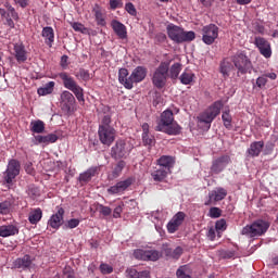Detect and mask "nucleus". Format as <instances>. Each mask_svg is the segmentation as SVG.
<instances>
[{"label":"nucleus","instance_id":"44","mask_svg":"<svg viewBox=\"0 0 278 278\" xmlns=\"http://www.w3.org/2000/svg\"><path fill=\"white\" fill-rule=\"evenodd\" d=\"M71 26L76 33H81V34L88 33V28L84 26V24L81 23H71Z\"/></svg>","mask_w":278,"mask_h":278},{"label":"nucleus","instance_id":"28","mask_svg":"<svg viewBox=\"0 0 278 278\" xmlns=\"http://www.w3.org/2000/svg\"><path fill=\"white\" fill-rule=\"evenodd\" d=\"M129 72L126 67H121L118 70V81L128 90L132 89L131 85V76H129Z\"/></svg>","mask_w":278,"mask_h":278},{"label":"nucleus","instance_id":"58","mask_svg":"<svg viewBox=\"0 0 278 278\" xmlns=\"http://www.w3.org/2000/svg\"><path fill=\"white\" fill-rule=\"evenodd\" d=\"M4 24H5V26H9L10 29H14L15 23H14V20L10 16V13L7 14Z\"/></svg>","mask_w":278,"mask_h":278},{"label":"nucleus","instance_id":"51","mask_svg":"<svg viewBox=\"0 0 278 278\" xmlns=\"http://www.w3.org/2000/svg\"><path fill=\"white\" fill-rule=\"evenodd\" d=\"M125 10H126L131 16H137V8L135 7L134 3H131V2L126 3Z\"/></svg>","mask_w":278,"mask_h":278},{"label":"nucleus","instance_id":"38","mask_svg":"<svg viewBox=\"0 0 278 278\" xmlns=\"http://www.w3.org/2000/svg\"><path fill=\"white\" fill-rule=\"evenodd\" d=\"M180 83L184 84L185 86H189L190 84H192L193 79H194V74L193 73H187L184 72L181 74V76L179 77Z\"/></svg>","mask_w":278,"mask_h":278},{"label":"nucleus","instance_id":"29","mask_svg":"<svg viewBox=\"0 0 278 278\" xmlns=\"http://www.w3.org/2000/svg\"><path fill=\"white\" fill-rule=\"evenodd\" d=\"M41 36L45 39L46 46H48L51 49L55 40V34H54L53 27H49V26L43 27Z\"/></svg>","mask_w":278,"mask_h":278},{"label":"nucleus","instance_id":"56","mask_svg":"<svg viewBox=\"0 0 278 278\" xmlns=\"http://www.w3.org/2000/svg\"><path fill=\"white\" fill-rule=\"evenodd\" d=\"M10 15H11V18L13 21H18L20 20V15H18L17 11L15 10V8L12 7V4H11V7H9V16Z\"/></svg>","mask_w":278,"mask_h":278},{"label":"nucleus","instance_id":"37","mask_svg":"<svg viewBox=\"0 0 278 278\" xmlns=\"http://www.w3.org/2000/svg\"><path fill=\"white\" fill-rule=\"evenodd\" d=\"M222 119H223L224 126L227 129H231V127H232V116H231L229 110L223 112Z\"/></svg>","mask_w":278,"mask_h":278},{"label":"nucleus","instance_id":"20","mask_svg":"<svg viewBox=\"0 0 278 278\" xmlns=\"http://www.w3.org/2000/svg\"><path fill=\"white\" fill-rule=\"evenodd\" d=\"M265 147L264 140L252 141L251 146L245 151V155L250 159H256L261 155Z\"/></svg>","mask_w":278,"mask_h":278},{"label":"nucleus","instance_id":"35","mask_svg":"<svg viewBox=\"0 0 278 278\" xmlns=\"http://www.w3.org/2000/svg\"><path fill=\"white\" fill-rule=\"evenodd\" d=\"M182 64L181 63H174L169 67V77L172 79H177L179 77V74L181 73Z\"/></svg>","mask_w":278,"mask_h":278},{"label":"nucleus","instance_id":"9","mask_svg":"<svg viewBox=\"0 0 278 278\" xmlns=\"http://www.w3.org/2000/svg\"><path fill=\"white\" fill-rule=\"evenodd\" d=\"M232 63L238 70V74H247L251 70L252 63L247 54L239 52L232 56Z\"/></svg>","mask_w":278,"mask_h":278},{"label":"nucleus","instance_id":"62","mask_svg":"<svg viewBox=\"0 0 278 278\" xmlns=\"http://www.w3.org/2000/svg\"><path fill=\"white\" fill-rule=\"evenodd\" d=\"M123 212V208L121 205L116 206L113 212L114 218H121V213Z\"/></svg>","mask_w":278,"mask_h":278},{"label":"nucleus","instance_id":"27","mask_svg":"<svg viewBox=\"0 0 278 278\" xmlns=\"http://www.w3.org/2000/svg\"><path fill=\"white\" fill-rule=\"evenodd\" d=\"M33 260L29 254H25L23 258H16L13 262L14 268L22 269L23 271H26V269L31 268Z\"/></svg>","mask_w":278,"mask_h":278},{"label":"nucleus","instance_id":"46","mask_svg":"<svg viewBox=\"0 0 278 278\" xmlns=\"http://www.w3.org/2000/svg\"><path fill=\"white\" fill-rule=\"evenodd\" d=\"M167 40V35L164 33H157L154 35V43H156V46H160L161 43L166 42Z\"/></svg>","mask_w":278,"mask_h":278},{"label":"nucleus","instance_id":"64","mask_svg":"<svg viewBox=\"0 0 278 278\" xmlns=\"http://www.w3.org/2000/svg\"><path fill=\"white\" fill-rule=\"evenodd\" d=\"M111 123H112V117L106 115L103 117L101 126H110Z\"/></svg>","mask_w":278,"mask_h":278},{"label":"nucleus","instance_id":"63","mask_svg":"<svg viewBox=\"0 0 278 278\" xmlns=\"http://www.w3.org/2000/svg\"><path fill=\"white\" fill-rule=\"evenodd\" d=\"M138 278H150V270L138 271Z\"/></svg>","mask_w":278,"mask_h":278},{"label":"nucleus","instance_id":"22","mask_svg":"<svg viewBox=\"0 0 278 278\" xmlns=\"http://www.w3.org/2000/svg\"><path fill=\"white\" fill-rule=\"evenodd\" d=\"M13 54L17 63H25L28 59V53L24 43H15L13 46Z\"/></svg>","mask_w":278,"mask_h":278},{"label":"nucleus","instance_id":"55","mask_svg":"<svg viewBox=\"0 0 278 278\" xmlns=\"http://www.w3.org/2000/svg\"><path fill=\"white\" fill-rule=\"evenodd\" d=\"M99 212H100L103 216H110L111 213H112L110 206H104V204H99Z\"/></svg>","mask_w":278,"mask_h":278},{"label":"nucleus","instance_id":"6","mask_svg":"<svg viewBox=\"0 0 278 278\" xmlns=\"http://www.w3.org/2000/svg\"><path fill=\"white\" fill-rule=\"evenodd\" d=\"M169 63H161L154 71L152 76V84L156 89H163L166 86L168 79Z\"/></svg>","mask_w":278,"mask_h":278},{"label":"nucleus","instance_id":"26","mask_svg":"<svg viewBox=\"0 0 278 278\" xmlns=\"http://www.w3.org/2000/svg\"><path fill=\"white\" fill-rule=\"evenodd\" d=\"M100 173V169L98 166H91L84 173L79 174L78 181L88 184L92 181V177L98 176Z\"/></svg>","mask_w":278,"mask_h":278},{"label":"nucleus","instance_id":"31","mask_svg":"<svg viewBox=\"0 0 278 278\" xmlns=\"http://www.w3.org/2000/svg\"><path fill=\"white\" fill-rule=\"evenodd\" d=\"M42 219V210L35 208L29 212L28 222L30 225H38V223Z\"/></svg>","mask_w":278,"mask_h":278},{"label":"nucleus","instance_id":"18","mask_svg":"<svg viewBox=\"0 0 278 278\" xmlns=\"http://www.w3.org/2000/svg\"><path fill=\"white\" fill-rule=\"evenodd\" d=\"M65 210L62 207H58L56 213L52 214L50 219L48 220V226L52 227V229H60L64 223Z\"/></svg>","mask_w":278,"mask_h":278},{"label":"nucleus","instance_id":"4","mask_svg":"<svg viewBox=\"0 0 278 278\" xmlns=\"http://www.w3.org/2000/svg\"><path fill=\"white\" fill-rule=\"evenodd\" d=\"M222 109H224L223 101H214V103L210 104L206 110L202 111V113L198 115L199 123L205 124L206 129H210L213 121H215L217 116H219V114L222 113Z\"/></svg>","mask_w":278,"mask_h":278},{"label":"nucleus","instance_id":"12","mask_svg":"<svg viewBox=\"0 0 278 278\" xmlns=\"http://www.w3.org/2000/svg\"><path fill=\"white\" fill-rule=\"evenodd\" d=\"M219 36V27L208 24L202 28V40L206 46H212Z\"/></svg>","mask_w":278,"mask_h":278},{"label":"nucleus","instance_id":"36","mask_svg":"<svg viewBox=\"0 0 278 278\" xmlns=\"http://www.w3.org/2000/svg\"><path fill=\"white\" fill-rule=\"evenodd\" d=\"M12 200H4V202H0V215H9L12 210Z\"/></svg>","mask_w":278,"mask_h":278},{"label":"nucleus","instance_id":"1","mask_svg":"<svg viewBox=\"0 0 278 278\" xmlns=\"http://www.w3.org/2000/svg\"><path fill=\"white\" fill-rule=\"evenodd\" d=\"M56 77H60L64 88L67 89L62 91L60 97L61 103L65 112L67 113L72 112V110L74 109V105H76V99L78 102L86 103L85 90L74 79V77L71 76V74L63 71L62 73L56 74Z\"/></svg>","mask_w":278,"mask_h":278},{"label":"nucleus","instance_id":"54","mask_svg":"<svg viewBox=\"0 0 278 278\" xmlns=\"http://www.w3.org/2000/svg\"><path fill=\"white\" fill-rule=\"evenodd\" d=\"M226 227H227L226 219H219L215 224V228H216L217 231H225Z\"/></svg>","mask_w":278,"mask_h":278},{"label":"nucleus","instance_id":"13","mask_svg":"<svg viewBox=\"0 0 278 278\" xmlns=\"http://www.w3.org/2000/svg\"><path fill=\"white\" fill-rule=\"evenodd\" d=\"M231 163V157L229 154H222V156L216 157L213 160L211 170L215 175H219L228 165Z\"/></svg>","mask_w":278,"mask_h":278},{"label":"nucleus","instance_id":"23","mask_svg":"<svg viewBox=\"0 0 278 278\" xmlns=\"http://www.w3.org/2000/svg\"><path fill=\"white\" fill-rule=\"evenodd\" d=\"M18 233L20 229L15 224H3L0 226V238H12Z\"/></svg>","mask_w":278,"mask_h":278},{"label":"nucleus","instance_id":"39","mask_svg":"<svg viewBox=\"0 0 278 278\" xmlns=\"http://www.w3.org/2000/svg\"><path fill=\"white\" fill-rule=\"evenodd\" d=\"M232 70V64L229 61H223L220 63V73L224 77H228L230 75V71Z\"/></svg>","mask_w":278,"mask_h":278},{"label":"nucleus","instance_id":"19","mask_svg":"<svg viewBox=\"0 0 278 278\" xmlns=\"http://www.w3.org/2000/svg\"><path fill=\"white\" fill-rule=\"evenodd\" d=\"M148 76V70L146 66H137L130 74L131 89H134V84L142 83Z\"/></svg>","mask_w":278,"mask_h":278},{"label":"nucleus","instance_id":"25","mask_svg":"<svg viewBox=\"0 0 278 278\" xmlns=\"http://www.w3.org/2000/svg\"><path fill=\"white\" fill-rule=\"evenodd\" d=\"M111 28L114 30L118 39L125 40L128 37L127 27L121 21L112 20Z\"/></svg>","mask_w":278,"mask_h":278},{"label":"nucleus","instance_id":"11","mask_svg":"<svg viewBox=\"0 0 278 278\" xmlns=\"http://www.w3.org/2000/svg\"><path fill=\"white\" fill-rule=\"evenodd\" d=\"M116 139V130L112 126H99V140L103 146H112Z\"/></svg>","mask_w":278,"mask_h":278},{"label":"nucleus","instance_id":"57","mask_svg":"<svg viewBox=\"0 0 278 278\" xmlns=\"http://www.w3.org/2000/svg\"><path fill=\"white\" fill-rule=\"evenodd\" d=\"M163 253L168 258H173V249H170V247H168V243H164L163 244Z\"/></svg>","mask_w":278,"mask_h":278},{"label":"nucleus","instance_id":"5","mask_svg":"<svg viewBox=\"0 0 278 278\" xmlns=\"http://www.w3.org/2000/svg\"><path fill=\"white\" fill-rule=\"evenodd\" d=\"M270 223H268V220L257 219L252 224L244 226L241 233L248 236V238H260L268 231Z\"/></svg>","mask_w":278,"mask_h":278},{"label":"nucleus","instance_id":"30","mask_svg":"<svg viewBox=\"0 0 278 278\" xmlns=\"http://www.w3.org/2000/svg\"><path fill=\"white\" fill-rule=\"evenodd\" d=\"M92 13L96 16L97 24H99V26H105L106 21H105V16L103 14V10L100 7V4H94V7L92 9Z\"/></svg>","mask_w":278,"mask_h":278},{"label":"nucleus","instance_id":"14","mask_svg":"<svg viewBox=\"0 0 278 278\" xmlns=\"http://www.w3.org/2000/svg\"><path fill=\"white\" fill-rule=\"evenodd\" d=\"M186 219V213L184 211H178L175 216L172 217L169 223H167V231L169 233H175L179 230L180 226Z\"/></svg>","mask_w":278,"mask_h":278},{"label":"nucleus","instance_id":"40","mask_svg":"<svg viewBox=\"0 0 278 278\" xmlns=\"http://www.w3.org/2000/svg\"><path fill=\"white\" fill-rule=\"evenodd\" d=\"M142 142H143V146L146 147H153L156 143V139L154 136H152V134L147 132L144 134V136H142Z\"/></svg>","mask_w":278,"mask_h":278},{"label":"nucleus","instance_id":"61","mask_svg":"<svg viewBox=\"0 0 278 278\" xmlns=\"http://www.w3.org/2000/svg\"><path fill=\"white\" fill-rule=\"evenodd\" d=\"M206 236H207V238L210 240H215V238H216V230L213 227H211V229H208V232L206 233Z\"/></svg>","mask_w":278,"mask_h":278},{"label":"nucleus","instance_id":"47","mask_svg":"<svg viewBox=\"0 0 278 278\" xmlns=\"http://www.w3.org/2000/svg\"><path fill=\"white\" fill-rule=\"evenodd\" d=\"M100 271L102 273V275H111V273L114 271V267L111 265H108L106 263H101Z\"/></svg>","mask_w":278,"mask_h":278},{"label":"nucleus","instance_id":"32","mask_svg":"<svg viewBox=\"0 0 278 278\" xmlns=\"http://www.w3.org/2000/svg\"><path fill=\"white\" fill-rule=\"evenodd\" d=\"M55 88V83L53 80H50V83L45 84L42 87H39L37 90L38 96H50L53 93V90Z\"/></svg>","mask_w":278,"mask_h":278},{"label":"nucleus","instance_id":"50","mask_svg":"<svg viewBox=\"0 0 278 278\" xmlns=\"http://www.w3.org/2000/svg\"><path fill=\"white\" fill-rule=\"evenodd\" d=\"M186 266H181V267H179L178 269H177V273H176V275H177V278H192L191 276H190V274H187L186 273Z\"/></svg>","mask_w":278,"mask_h":278},{"label":"nucleus","instance_id":"21","mask_svg":"<svg viewBox=\"0 0 278 278\" xmlns=\"http://www.w3.org/2000/svg\"><path fill=\"white\" fill-rule=\"evenodd\" d=\"M59 140L56 134H48V136H34L31 142L34 146H49V143H54Z\"/></svg>","mask_w":278,"mask_h":278},{"label":"nucleus","instance_id":"49","mask_svg":"<svg viewBox=\"0 0 278 278\" xmlns=\"http://www.w3.org/2000/svg\"><path fill=\"white\" fill-rule=\"evenodd\" d=\"M208 215L211 216V218H219L222 216V210L217 208V206H213L208 211Z\"/></svg>","mask_w":278,"mask_h":278},{"label":"nucleus","instance_id":"43","mask_svg":"<svg viewBox=\"0 0 278 278\" xmlns=\"http://www.w3.org/2000/svg\"><path fill=\"white\" fill-rule=\"evenodd\" d=\"M126 163L125 161L121 160L118 161V163L116 164V166L113 169V175L115 177H118L121 175V173L123 172V169L125 168Z\"/></svg>","mask_w":278,"mask_h":278},{"label":"nucleus","instance_id":"48","mask_svg":"<svg viewBox=\"0 0 278 278\" xmlns=\"http://www.w3.org/2000/svg\"><path fill=\"white\" fill-rule=\"evenodd\" d=\"M268 83L267 76L266 74H263V76L257 77L256 79V86L260 89H264V87L266 86V84Z\"/></svg>","mask_w":278,"mask_h":278},{"label":"nucleus","instance_id":"59","mask_svg":"<svg viewBox=\"0 0 278 278\" xmlns=\"http://www.w3.org/2000/svg\"><path fill=\"white\" fill-rule=\"evenodd\" d=\"M61 67L63 68V70H67V67H68V56H67V54H63V56H61Z\"/></svg>","mask_w":278,"mask_h":278},{"label":"nucleus","instance_id":"41","mask_svg":"<svg viewBox=\"0 0 278 278\" xmlns=\"http://www.w3.org/2000/svg\"><path fill=\"white\" fill-rule=\"evenodd\" d=\"M76 77H79L81 80H85V83H88V80L91 79L90 73L88 70L80 68L76 73Z\"/></svg>","mask_w":278,"mask_h":278},{"label":"nucleus","instance_id":"60","mask_svg":"<svg viewBox=\"0 0 278 278\" xmlns=\"http://www.w3.org/2000/svg\"><path fill=\"white\" fill-rule=\"evenodd\" d=\"M121 7V0H110L111 10H116V8Z\"/></svg>","mask_w":278,"mask_h":278},{"label":"nucleus","instance_id":"15","mask_svg":"<svg viewBox=\"0 0 278 278\" xmlns=\"http://www.w3.org/2000/svg\"><path fill=\"white\" fill-rule=\"evenodd\" d=\"M175 163H176V157L169 154H163L156 160V165L163 167V169L165 170L166 177L172 173V169L174 168Z\"/></svg>","mask_w":278,"mask_h":278},{"label":"nucleus","instance_id":"24","mask_svg":"<svg viewBox=\"0 0 278 278\" xmlns=\"http://www.w3.org/2000/svg\"><path fill=\"white\" fill-rule=\"evenodd\" d=\"M134 182V179L131 177H128L126 180H121L119 182L115 184V186L110 187L108 189V192L111 194H116V193H123L125 190L128 189V187L131 186Z\"/></svg>","mask_w":278,"mask_h":278},{"label":"nucleus","instance_id":"42","mask_svg":"<svg viewBox=\"0 0 278 278\" xmlns=\"http://www.w3.org/2000/svg\"><path fill=\"white\" fill-rule=\"evenodd\" d=\"M27 194L30 197V199H38V197H40V190L38 187L30 186L27 189Z\"/></svg>","mask_w":278,"mask_h":278},{"label":"nucleus","instance_id":"8","mask_svg":"<svg viewBox=\"0 0 278 278\" xmlns=\"http://www.w3.org/2000/svg\"><path fill=\"white\" fill-rule=\"evenodd\" d=\"M21 175V163L18 160H10L7 166V169L3 173V180L5 184L11 186L14 182V179Z\"/></svg>","mask_w":278,"mask_h":278},{"label":"nucleus","instance_id":"3","mask_svg":"<svg viewBox=\"0 0 278 278\" xmlns=\"http://www.w3.org/2000/svg\"><path fill=\"white\" fill-rule=\"evenodd\" d=\"M166 31L168 38L175 43L192 42L197 37L193 30L187 31L184 27L176 26V24L173 23L166 26Z\"/></svg>","mask_w":278,"mask_h":278},{"label":"nucleus","instance_id":"53","mask_svg":"<svg viewBox=\"0 0 278 278\" xmlns=\"http://www.w3.org/2000/svg\"><path fill=\"white\" fill-rule=\"evenodd\" d=\"M184 253V249L181 247H177L175 250H172V258L179 260Z\"/></svg>","mask_w":278,"mask_h":278},{"label":"nucleus","instance_id":"10","mask_svg":"<svg viewBox=\"0 0 278 278\" xmlns=\"http://www.w3.org/2000/svg\"><path fill=\"white\" fill-rule=\"evenodd\" d=\"M132 255L136 260H141L142 262H157V260L161 258L162 253L157 250L137 249Z\"/></svg>","mask_w":278,"mask_h":278},{"label":"nucleus","instance_id":"45","mask_svg":"<svg viewBox=\"0 0 278 278\" xmlns=\"http://www.w3.org/2000/svg\"><path fill=\"white\" fill-rule=\"evenodd\" d=\"M80 225V220L77 218H72L67 220V223L64 224V229H75V227H78Z\"/></svg>","mask_w":278,"mask_h":278},{"label":"nucleus","instance_id":"33","mask_svg":"<svg viewBox=\"0 0 278 278\" xmlns=\"http://www.w3.org/2000/svg\"><path fill=\"white\" fill-rule=\"evenodd\" d=\"M151 176L153 181L163 182L166 179V170H164V167L159 166L157 169L152 170Z\"/></svg>","mask_w":278,"mask_h":278},{"label":"nucleus","instance_id":"7","mask_svg":"<svg viewBox=\"0 0 278 278\" xmlns=\"http://www.w3.org/2000/svg\"><path fill=\"white\" fill-rule=\"evenodd\" d=\"M131 152V147L124 139L116 140V143L111 148V156L114 160L127 159Z\"/></svg>","mask_w":278,"mask_h":278},{"label":"nucleus","instance_id":"2","mask_svg":"<svg viewBox=\"0 0 278 278\" xmlns=\"http://www.w3.org/2000/svg\"><path fill=\"white\" fill-rule=\"evenodd\" d=\"M181 126L175 122V115L172 110H165L156 122L155 130L167 134L168 136H179Z\"/></svg>","mask_w":278,"mask_h":278},{"label":"nucleus","instance_id":"16","mask_svg":"<svg viewBox=\"0 0 278 278\" xmlns=\"http://www.w3.org/2000/svg\"><path fill=\"white\" fill-rule=\"evenodd\" d=\"M227 195V190L224 189V187H218L208 193V200L204 203V205H215V203L222 202V200L226 199Z\"/></svg>","mask_w":278,"mask_h":278},{"label":"nucleus","instance_id":"34","mask_svg":"<svg viewBox=\"0 0 278 278\" xmlns=\"http://www.w3.org/2000/svg\"><path fill=\"white\" fill-rule=\"evenodd\" d=\"M45 129H46V124L43 123V121L41 119L31 121L30 123L31 132L38 134V136H40V134L45 132Z\"/></svg>","mask_w":278,"mask_h":278},{"label":"nucleus","instance_id":"17","mask_svg":"<svg viewBox=\"0 0 278 278\" xmlns=\"http://www.w3.org/2000/svg\"><path fill=\"white\" fill-rule=\"evenodd\" d=\"M255 46L264 58H270L273 55L270 43L266 38L255 37Z\"/></svg>","mask_w":278,"mask_h":278},{"label":"nucleus","instance_id":"52","mask_svg":"<svg viewBox=\"0 0 278 278\" xmlns=\"http://www.w3.org/2000/svg\"><path fill=\"white\" fill-rule=\"evenodd\" d=\"M126 276H128V278H139V270L134 267H128V269H126Z\"/></svg>","mask_w":278,"mask_h":278}]
</instances>
